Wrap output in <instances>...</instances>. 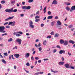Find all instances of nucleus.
Returning a JSON list of instances; mask_svg holds the SVG:
<instances>
[{
    "mask_svg": "<svg viewBox=\"0 0 75 75\" xmlns=\"http://www.w3.org/2000/svg\"><path fill=\"white\" fill-rule=\"evenodd\" d=\"M5 29V27L4 26H0V33H6V31L4 30Z\"/></svg>",
    "mask_w": 75,
    "mask_h": 75,
    "instance_id": "obj_1",
    "label": "nucleus"
},
{
    "mask_svg": "<svg viewBox=\"0 0 75 75\" xmlns=\"http://www.w3.org/2000/svg\"><path fill=\"white\" fill-rule=\"evenodd\" d=\"M16 41L17 42V43L19 45H21V41H22V40L21 39L18 38L16 40Z\"/></svg>",
    "mask_w": 75,
    "mask_h": 75,
    "instance_id": "obj_2",
    "label": "nucleus"
},
{
    "mask_svg": "<svg viewBox=\"0 0 75 75\" xmlns=\"http://www.w3.org/2000/svg\"><path fill=\"white\" fill-rule=\"evenodd\" d=\"M33 24V21H30L29 22V27L31 28H34V26Z\"/></svg>",
    "mask_w": 75,
    "mask_h": 75,
    "instance_id": "obj_3",
    "label": "nucleus"
},
{
    "mask_svg": "<svg viewBox=\"0 0 75 75\" xmlns=\"http://www.w3.org/2000/svg\"><path fill=\"white\" fill-rule=\"evenodd\" d=\"M13 35H16V37H20L21 36V35L18 34L17 32H15L13 33Z\"/></svg>",
    "mask_w": 75,
    "mask_h": 75,
    "instance_id": "obj_4",
    "label": "nucleus"
},
{
    "mask_svg": "<svg viewBox=\"0 0 75 75\" xmlns=\"http://www.w3.org/2000/svg\"><path fill=\"white\" fill-rule=\"evenodd\" d=\"M5 11L6 13H11V9H6Z\"/></svg>",
    "mask_w": 75,
    "mask_h": 75,
    "instance_id": "obj_5",
    "label": "nucleus"
},
{
    "mask_svg": "<svg viewBox=\"0 0 75 75\" xmlns=\"http://www.w3.org/2000/svg\"><path fill=\"white\" fill-rule=\"evenodd\" d=\"M65 51L64 50H60L59 52V54H65Z\"/></svg>",
    "mask_w": 75,
    "mask_h": 75,
    "instance_id": "obj_6",
    "label": "nucleus"
},
{
    "mask_svg": "<svg viewBox=\"0 0 75 75\" xmlns=\"http://www.w3.org/2000/svg\"><path fill=\"white\" fill-rule=\"evenodd\" d=\"M64 45H67L68 44V40H65L63 43Z\"/></svg>",
    "mask_w": 75,
    "mask_h": 75,
    "instance_id": "obj_7",
    "label": "nucleus"
},
{
    "mask_svg": "<svg viewBox=\"0 0 75 75\" xmlns=\"http://www.w3.org/2000/svg\"><path fill=\"white\" fill-rule=\"evenodd\" d=\"M11 13H12V12H14V13H16V11H17V9H16L13 10V8H11Z\"/></svg>",
    "mask_w": 75,
    "mask_h": 75,
    "instance_id": "obj_8",
    "label": "nucleus"
},
{
    "mask_svg": "<svg viewBox=\"0 0 75 75\" xmlns=\"http://www.w3.org/2000/svg\"><path fill=\"white\" fill-rule=\"evenodd\" d=\"M14 57H16V58H19V57H20V54H15L14 55Z\"/></svg>",
    "mask_w": 75,
    "mask_h": 75,
    "instance_id": "obj_9",
    "label": "nucleus"
},
{
    "mask_svg": "<svg viewBox=\"0 0 75 75\" xmlns=\"http://www.w3.org/2000/svg\"><path fill=\"white\" fill-rule=\"evenodd\" d=\"M65 64V62H60L59 63V65H64Z\"/></svg>",
    "mask_w": 75,
    "mask_h": 75,
    "instance_id": "obj_10",
    "label": "nucleus"
},
{
    "mask_svg": "<svg viewBox=\"0 0 75 75\" xmlns=\"http://www.w3.org/2000/svg\"><path fill=\"white\" fill-rule=\"evenodd\" d=\"M57 1L56 0H54L53 1L52 3V4H57Z\"/></svg>",
    "mask_w": 75,
    "mask_h": 75,
    "instance_id": "obj_11",
    "label": "nucleus"
},
{
    "mask_svg": "<svg viewBox=\"0 0 75 75\" xmlns=\"http://www.w3.org/2000/svg\"><path fill=\"white\" fill-rule=\"evenodd\" d=\"M71 9L70 10L71 12H72V10H75V6H73L71 8Z\"/></svg>",
    "mask_w": 75,
    "mask_h": 75,
    "instance_id": "obj_12",
    "label": "nucleus"
},
{
    "mask_svg": "<svg viewBox=\"0 0 75 75\" xmlns=\"http://www.w3.org/2000/svg\"><path fill=\"white\" fill-rule=\"evenodd\" d=\"M30 57V53H27L25 54V58H28V57Z\"/></svg>",
    "mask_w": 75,
    "mask_h": 75,
    "instance_id": "obj_13",
    "label": "nucleus"
},
{
    "mask_svg": "<svg viewBox=\"0 0 75 75\" xmlns=\"http://www.w3.org/2000/svg\"><path fill=\"white\" fill-rule=\"evenodd\" d=\"M69 65L68 64H64V67L65 68H69Z\"/></svg>",
    "mask_w": 75,
    "mask_h": 75,
    "instance_id": "obj_14",
    "label": "nucleus"
},
{
    "mask_svg": "<svg viewBox=\"0 0 75 75\" xmlns=\"http://www.w3.org/2000/svg\"><path fill=\"white\" fill-rule=\"evenodd\" d=\"M43 11L44 13H45L46 11H47V6H45L43 9Z\"/></svg>",
    "mask_w": 75,
    "mask_h": 75,
    "instance_id": "obj_15",
    "label": "nucleus"
},
{
    "mask_svg": "<svg viewBox=\"0 0 75 75\" xmlns=\"http://www.w3.org/2000/svg\"><path fill=\"white\" fill-rule=\"evenodd\" d=\"M57 24L58 25H61V22L59 21H58L57 22Z\"/></svg>",
    "mask_w": 75,
    "mask_h": 75,
    "instance_id": "obj_16",
    "label": "nucleus"
},
{
    "mask_svg": "<svg viewBox=\"0 0 75 75\" xmlns=\"http://www.w3.org/2000/svg\"><path fill=\"white\" fill-rule=\"evenodd\" d=\"M69 43L72 44H75V42L73 40H69Z\"/></svg>",
    "mask_w": 75,
    "mask_h": 75,
    "instance_id": "obj_17",
    "label": "nucleus"
},
{
    "mask_svg": "<svg viewBox=\"0 0 75 75\" xmlns=\"http://www.w3.org/2000/svg\"><path fill=\"white\" fill-rule=\"evenodd\" d=\"M52 17H53V16H49L47 17V19H48V20L52 19Z\"/></svg>",
    "mask_w": 75,
    "mask_h": 75,
    "instance_id": "obj_18",
    "label": "nucleus"
},
{
    "mask_svg": "<svg viewBox=\"0 0 75 75\" xmlns=\"http://www.w3.org/2000/svg\"><path fill=\"white\" fill-rule=\"evenodd\" d=\"M59 42L61 44H64V41L63 40L61 39L60 40Z\"/></svg>",
    "mask_w": 75,
    "mask_h": 75,
    "instance_id": "obj_19",
    "label": "nucleus"
},
{
    "mask_svg": "<svg viewBox=\"0 0 75 75\" xmlns=\"http://www.w3.org/2000/svg\"><path fill=\"white\" fill-rule=\"evenodd\" d=\"M15 25H16V22L15 21L12 22V23L11 24V26H15Z\"/></svg>",
    "mask_w": 75,
    "mask_h": 75,
    "instance_id": "obj_20",
    "label": "nucleus"
},
{
    "mask_svg": "<svg viewBox=\"0 0 75 75\" xmlns=\"http://www.w3.org/2000/svg\"><path fill=\"white\" fill-rule=\"evenodd\" d=\"M44 45H47V40H45L43 41Z\"/></svg>",
    "mask_w": 75,
    "mask_h": 75,
    "instance_id": "obj_21",
    "label": "nucleus"
},
{
    "mask_svg": "<svg viewBox=\"0 0 75 75\" xmlns=\"http://www.w3.org/2000/svg\"><path fill=\"white\" fill-rule=\"evenodd\" d=\"M59 35L58 33H56L54 35V37H59Z\"/></svg>",
    "mask_w": 75,
    "mask_h": 75,
    "instance_id": "obj_22",
    "label": "nucleus"
},
{
    "mask_svg": "<svg viewBox=\"0 0 75 75\" xmlns=\"http://www.w3.org/2000/svg\"><path fill=\"white\" fill-rule=\"evenodd\" d=\"M26 7L27 6H23L22 7V9H23L24 10H26Z\"/></svg>",
    "mask_w": 75,
    "mask_h": 75,
    "instance_id": "obj_23",
    "label": "nucleus"
},
{
    "mask_svg": "<svg viewBox=\"0 0 75 75\" xmlns=\"http://www.w3.org/2000/svg\"><path fill=\"white\" fill-rule=\"evenodd\" d=\"M31 8V6H26V10H30Z\"/></svg>",
    "mask_w": 75,
    "mask_h": 75,
    "instance_id": "obj_24",
    "label": "nucleus"
},
{
    "mask_svg": "<svg viewBox=\"0 0 75 75\" xmlns=\"http://www.w3.org/2000/svg\"><path fill=\"white\" fill-rule=\"evenodd\" d=\"M13 41V38H10L8 40V42H11V41Z\"/></svg>",
    "mask_w": 75,
    "mask_h": 75,
    "instance_id": "obj_25",
    "label": "nucleus"
},
{
    "mask_svg": "<svg viewBox=\"0 0 75 75\" xmlns=\"http://www.w3.org/2000/svg\"><path fill=\"white\" fill-rule=\"evenodd\" d=\"M1 61L3 63H4V64H6V62L5 60H4V59H2L1 60Z\"/></svg>",
    "mask_w": 75,
    "mask_h": 75,
    "instance_id": "obj_26",
    "label": "nucleus"
},
{
    "mask_svg": "<svg viewBox=\"0 0 75 75\" xmlns=\"http://www.w3.org/2000/svg\"><path fill=\"white\" fill-rule=\"evenodd\" d=\"M51 71L52 72H53L54 73H57L58 72V71H53V70H52V69H51Z\"/></svg>",
    "mask_w": 75,
    "mask_h": 75,
    "instance_id": "obj_27",
    "label": "nucleus"
},
{
    "mask_svg": "<svg viewBox=\"0 0 75 75\" xmlns=\"http://www.w3.org/2000/svg\"><path fill=\"white\" fill-rule=\"evenodd\" d=\"M54 24H55V22L53 21L51 22V25L52 26H54Z\"/></svg>",
    "mask_w": 75,
    "mask_h": 75,
    "instance_id": "obj_28",
    "label": "nucleus"
},
{
    "mask_svg": "<svg viewBox=\"0 0 75 75\" xmlns=\"http://www.w3.org/2000/svg\"><path fill=\"white\" fill-rule=\"evenodd\" d=\"M72 27H73V25H69L68 28H72Z\"/></svg>",
    "mask_w": 75,
    "mask_h": 75,
    "instance_id": "obj_29",
    "label": "nucleus"
},
{
    "mask_svg": "<svg viewBox=\"0 0 75 75\" xmlns=\"http://www.w3.org/2000/svg\"><path fill=\"white\" fill-rule=\"evenodd\" d=\"M13 18H14V16L9 17L8 18V20H11V19H13Z\"/></svg>",
    "mask_w": 75,
    "mask_h": 75,
    "instance_id": "obj_30",
    "label": "nucleus"
},
{
    "mask_svg": "<svg viewBox=\"0 0 75 75\" xmlns=\"http://www.w3.org/2000/svg\"><path fill=\"white\" fill-rule=\"evenodd\" d=\"M17 33L18 34H21V35H22L23 34V32L21 31L18 32H17Z\"/></svg>",
    "mask_w": 75,
    "mask_h": 75,
    "instance_id": "obj_31",
    "label": "nucleus"
},
{
    "mask_svg": "<svg viewBox=\"0 0 75 75\" xmlns=\"http://www.w3.org/2000/svg\"><path fill=\"white\" fill-rule=\"evenodd\" d=\"M40 16H37L35 17V19H37V18H40Z\"/></svg>",
    "mask_w": 75,
    "mask_h": 75,
    "instance_id": "obj_32",
    "label": "nucleus"
},
{
    "mask_svg": "<svg viewBox=\"0 0 75 75\" xmlns=\"http://www.w3.org/2000/svg\"><path fill=\"white\" fill-rule=\"evenodd\" d=\"M1 3L2 4H4L6 3L5 1L3 0L1 1Z\"/></svg>",
    "mask_w": 75,
    "mask_h": 75,
    "instance_id": "obj_33",
    "label": "nucleus"
},
{
    "mask_svg": "<svg viewBox=\"0 0 75 75\" xmlns=\"http://www.w3.org/2000/svg\"><path fill=\"white\" fill-rule=\"evenodd\" d=\"M38 49L39 51H41V50H42V47H40L38 48Z\"/></svg>",
    "mask_w": 75,
    "mask_h": 75,
    "instance_id": "obj_34",
    "label": "nucleus"
},
{
    "mask_svg": "<svg viewBox=\"0 0 75 75\" xmlns=\"http://www.w3.org/2000/svg\"><path fill=\"white\" fill-rule=\"evenodd\" d=\"M50 34L52 35H54V32L53 31L51 32L50 33Z\"/></svg>",
    "mask_w": 75,
    "mask_h": 75,
    "instance_id": "obj_35",
    "label": "nucleus"
},
{
    "mask_svg": "<svg viewBox=\"0 0 75 75\" xmlns=\"http://www.w3.org/2000/svg\"><path fill=\"white\" fill-rule=\"evenodd\" d=\"M57 49H54L53 51V53H55L57 52Z\"/></svg>",
    "mask_w": 75,
    "mask_h": 75,
    "instance_id": "obj_36",
    "label": "nucleus"
},
{
    "mask_svg": "<svg viewBox=\"0 0 75 75\" xmlns=\"http://www.w3.org/2000/svg\"><path fill=\"white\" fill-rule=\"evenodd\" d=\"M34 1V0H29L28 1V3H32V2H33Z\"/></svg>",
    "mask_w": 75,
    "mask_h": 75,
    "instance_id": "obj_37",
    "label": "nucleus"
},
{
    "mask_svg": "<svg viewBox=\"0 0 75 75\" xmlns=\"http://www.w3.org/2000/svg\"><path fill=\"white\" fill-rule=\"evenodd\" d=\"M7 35V34L6 33H5L4 34H3L2 35V37H3V36H4V35Z\"/></svg>",
    "mask_w": 75,
    "mask_h": 75,
    "instance_id": "obj_38",
    "label": "nucleus"
},
{
    "mask_svg": "<svg viewBox=\"0 0 75 75\" xmlns=\"http://www.w3.org/2000/svg\"><path fill=\"white\" fill-rule=\"evenodd\" d=\"M66 10H68V11H69V10L70 8H69L67 7L66 8Z\"/></svg>",
    "mask_w": 75,
    "mask_h": 75,
    "instance_id": "obj_39",
    "label": "nucleus"
},
{
    "mask_svg": "<svg viewBox=\"0 0 75 75\" xmlns=\"http://www.w3.org/2000/svg\"><path fill=\"white\" fill-rule=\"evenodd\" d=\"M15 49H16V50L17 49V46H15V47H14L13 48V50H15Z\"/></svg>",
    "mask_w": 75,
    "mask_h": 75,
    "instance_id": "obj_40",
    "label": "nucleus"
},
{
    "mask_svg": "<svg viewBox=\"0 0 75 75\" xmlns=\"http://www.w3.org/2000/svg\"><path fill=\"white\" fill-rule=\"evenodd\" d=\"M46 38H51V36L49 35V36H47L46 37Z\"/></svg>",
    "mask_w": 75,
    "mask_h": 75,
    "instance_id": "obj_41",
    "label": "nucleus"
},
{
    "mask_svg": "<svg viewBox=\"0 0 75 75\" xmlns=\"http://www.w3.org/2000/svg\"><path fill=\"white\" fill-rule=\"evenodd\" d=\"M12 23H13V22H10L8 24V25H10L11 24H12Z\"/></svg>",
    "mask_w": 75,
    "mask_h": 75,
    "instance_id": "obj_42",
    "label": "nucleus"
},
{
    "mask_svg": "<svg viewBox=\"0 0 75 75\" xmlns=\"http://www.w3.org/2000/svg\"><path fill=\"white\" fill-rule=\"evenodd\" d=\"M48 15H51V12L50 11H49L48 12Z\"/></svg>",
    "mask_w": 75,
    "mask_h": 75,
    "instance_id": "obj_43",
    "label": "nucleus"
},
{
    "mask_svg": "<svg viewBox=\"0 0 75 75\" xmlns=\"http://www.w3.org/2000/svg\"><path fill=\"white\" fill-rule=\"evenodd\" d=\"M4 55H5V56H7L8 55L7 53H4Z\"/></svg>",
    "mask_w": 75,
    "mask_h": 75,
    "instance_id": "obj_44",
    "label": "nucleus"
},
{
    "mask_svg": "<svg viewBox=\"0 0 75 75\" xmlns=\"http://www.w3.org/2000/svg\"><path fill=\"white\" fill-rule=\"evenodd\" d=\"M26 65L28 67L30 65V63H29L28 62L26 63Z\"/></svg>",
    "mask_w": 75,
    "mask_h": 75,
    "instance_id": "obj_45",
    "label": "nucleus"
},
{
    "mask_svg": "<svg viewBox=\"0 0 75 75\" xmlns=\"http://www.w3.org/2000/svg\"><path fill=\"white\" fill-rule=\"evenodd\" d=\"M24 69V71H25V72H26V73H29V71L26 70H25V69L24 68V69Z\"/></svg>",
    "mask_w": 75,
    "mask_h": 75,
    "instance_id": "obj_46",
    "label": "nucleus"
},
{
    "mask_svg": "<svg viewBox=\"0 0 75 75\" xmlns=\"http://www.w3.org/2000/svg\"><path fill=\"white\" fill-rule=\"evenodd\" d=\"M57 48H59V49H61V47L58 45L57 46Z\"/></svg>",
    "mask_w": 75,
    "mask_h": 75,
    "instance_id": "obj_47",
    "label": "nucleus"
},
{
    "mask_svg": "<svg viewBox=\"0 0 75 75\" xmlns=\"http://www.w3.org/2000/svg\"><path fill=\"white\" fill-rule=\"evenodd\" d=\"M35 59H36V60H38V59H40V58L38 57H35Z\"/></svg>",
    "mask_w": 75,
    "mask_h": 75,
    "instance_id": "obj_48",
    "label": "nucleus"
},
{
    "mask_svg": "<svg viewBox=\"0 0 75 75\" xmlns=\"http://www.w3.org/2000/svg\"><path fill=\"white\" fill-rule=\"evenodd\" d=\"M70 68V69H75L74 67L72 66H71Z\"/></svg>",
    "mask_w": 75,
    "mask_h": 75,
    "instance_id": "obj_49",
    "label": "nucleus"
},
{
    "mask_svg": "<svg viewBox=\"0 0 75 75\" xmlns=\"http://www.w3.org/2000/svg\"><path fill=\"white\" fill-rule=\"evenodd\" d=\"M38 21H40V19H36L35 20V22H38Z\"/></svg>",
    "mask_w": 75,
    "mask_h": 75,
    "instance_id": "obj_50",
    "label": "nucleus"
},
{
    "mask_svg": "<svg viewBox=\"0 0 75 75\" xmlns=\"http://www.w3.org/2000/svg\"><path fill=\"white\" fill-rule=\"evenodd\" d=\"M6 28H9L10 27V26H8V25H7L6 26Z\"/></svg>",
    "mask_w": 75,
    "mask_h": 75,
    "instance_id": "obj_51",
    "label": "nucleus"
},
{
    "mask_svg": "<svg viewBox=\"0 0 75 75\" xmlns=\"http://www.w3.org/2000/svg\"><path fill=\"white\" fill-rule=\"evenodd\" d=\"M15 2H16V1H11V3L12 4L14 3Z\"/></svg>",
    "mask_w": 75,
    "mask_h": 75,
    "instance_id": "obj_52",
    "label": "nucleus"
},
{
    "mask_svg": "<svg viewBox=\"0 0 75 75\" xmlns=\"http://www.w3.org/2000/svg\"><path fill=\"white\" fill-rule=\"evenodd\" d=\"M62 60L63 61H64V60H65L64 59V57H62Z\"/></svg>",
    "mask_w": 75,
    "mask_h": 75,
    "instance_id": "obj_53",
    "label": "nucleus"
},
{
    "mask_svg": "<svg viewBox=\"0 0 75 75\" xmlns=\"http://www.w3.org/2000/svg\"><path fill=\"white\" fill-rule=\"evenodd\" d=\"M11 57H12V59H15L14 58V57H13V55H11Z\"/></svg>",
    "mask_w": 75,
    "mask_h": 75,
    "instance_id": "obj_54",
    "label": "nucleus"
},
{
    "mask_svg": "<svg viewBox=\"0 0 75 75\" xmlns=\"http://www.w3.org/2000/svg\"><path fill=\"white\" fill-rule=\"evenodd\" d=\"M11 55H10L8 57L9 58V60H11Z\"/></svg>",
    "mask_w": 75,
    "mask_h": 75,
    "instance_id": "obj_55",
    "label": "nucleus"
},
{
    "mask_svg": "<svg viewBox=\"0 0 75 75\" xmlns=\"http://www.w3.org/2000/svg\"><path fill=\"white\" fill-rule=\"evenodd\" d=\"M44 61H48V59H43Z\"/></svg>",
    "mask_w": 75,
    "mask_h": 75,
    "instance_id": "obj_56",
    "label": "nucleus"
},
{
    "mask_svg": "<svg viewBox=\"0 0 75 75\" xmlns=\"http://www.w3.org/2000/svg\"><path fill=\"white\" fill-rule=\"evenodd\" d=\"M44 24L42 23V24H41V27H43V26H44Z\"/></svg>",
    "mask_w": 75,
    "mask_h": 75,
    "instance_id": "obj_57",
    "label": "nucleus"
},
{
    "mask_svg": "<svg viewBox=\"0 0 75 75\" xmlns=\"http://www.w3.org/2000/svg\"><path fill=\"white\" fill-rule=\"evenodd\" d=\"M39 14V11H38L36 13V15H37L38 14Z\"/></svg>",
    "mask_w": 75,
    "mask_h": 75,
    "instance_id": "obj_58",
    "label": "nucleus"
},
{
    "mask_svg": "<svg viewBox=\"0 0 75 75\" xmlns=\"http://www.w3.org/2000/svg\"><path fill=\"white\" fill-rule=\"evenodd\" d=\"M40 72H37L35 73V75H39Z\"/></svg>",
    "mask_w": 75,
    "mask_h": 75,
    "instance_id": "obj_59",
    "label": "nucleus"
},
{
    "mask_svg": "<svg viewBox=\"0 0 75 75\" xmlns=\"http://www.w3.org/2000/svg\"><path fill=\"white\" fill-rule=\"evenodd\" d=\"M8 22H6V23H5L4 24V25H7V24H8Z\"/></svg>",
    "mask_w": 75,
    "mask_h": 75,
    "instance_id": "obj_60",
    "label": "nucleus"
},
{
    "mask_svg": "<svg viewBox=\"0 0 75 75\" xmlns=\"http://www.w3.org/2000/svg\"><path fill=\"white\" fill-rule=\"evenodd\" d=\"M38 62L39 63H41V60H40L38 61Z\"/></svg>",
    "mask_w": 75,
    "mask_h": 75,
    "instance_id": "obj_61",
    "label": "nucleus"
},
{
    "mask_svg": "<svg viewBox=\"0 0 75 75\" xmlns=\"http://www.w3.org/2000/svg\"><path fill=\"white\" fill-rule=\"evenodd\" d=\"M40 74H44V72H39Z\"/></svg>",
    "mask_w": 75,
    "mask_h": 75,
    "instance_id": "obj_62",
    "label": "nucleus"
},
{
    "mask_svg": "<svg viewBox=\"0 0 75 75\" xmlns=\"http://www.w3.org/2000/svg\"><path fill=\"white\" fill-rule=\"evenodd\" d=\"M31 59H32V60H34V57H33V56H32L31 57Z\"/></svg>",
    "mask_w": 75,
    "mask_h": 75,
    "instance_id": "obj_63",
    "label": "nucleus"
},
{
    "mask_svg": "<svg viewBox=\"0 0 75 75\" xmlns=\"http://www.w3.org/2000/svg\"><path fill=\"white\" fill-rule=\"evenodd\" d=\"M21 17H23V16H24L23 14H21Z\"/></svg>",
    "mask_w": 75,
    "mask_h": 75,
    "instance_id": "obj_64",
    "label": "nucleus"
}]
</instances>
